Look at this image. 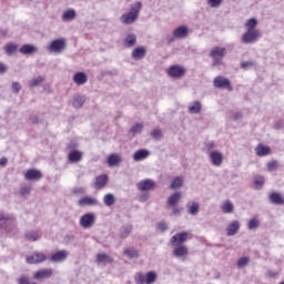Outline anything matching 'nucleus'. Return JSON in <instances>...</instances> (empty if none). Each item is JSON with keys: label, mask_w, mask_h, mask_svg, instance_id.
I'll list each match as a JSON object with an SVG mask.
<instances>
[{"label": "nucleus", "mask_w": 284, "mask_h": 284, "mask_svg": "<svg viewBox=\"0 0 284 284\" xmlns=\"http://www.w3.org/2000/svg\"><path fill=\"white\" fill-rule=\"evenodd\" d=\"M142 4L141 2H135L134 4L131 6V9L129 12L123 13L120 17L121 23L124 26H132L139 19V13L141 12Z\"/></svg>", "instance_id": "f257e3e1"}, {"label": "nucleus", "mask_w": 284, "mask_h": 284, "mask_svg": "<svg viewBox=\"0 0 284 284\" xmlns=\"http://www.w3.org/2000/svg\"><path fill=\"white\" fill-rule=\"evenodd\" d=\"M261 39V30H246L242 36V43H256Z\"/></svg>", "instance_id": "f03ea898"}, {"label": "nucleus", "mask_w": 284, "mask_h": 284, "mask_svg": "<svg viewBox=\"0 0 284 284\" xmlns=\"http://www.w3.org/2000/svg\"><path fill=\"white\" fill-rule=\"evenodd\" d=\"M48 256L43 252L36 251L31 255H27V263L29 265H39V263H45Z\"/></svg>", "instance_id": "7ed1b4c3"}, {"label": "nucleus", "mask_w": 284, "mask_h": 284, "mask_svg": "<svg viewBox=\"0 0 284 284\" xmlns=\"http://www.w3.org/2000/svg\"><path fill=\"white\" fill-rule=\"evenodd\" d=\"M94 223H97V214L94 213H85L80 217V226L84 230H90Z\"/></svg>", "instance_id": "20e7f679"}, {"label": "nucleus", "mask_w": 284, "mask_h": 284, "mask_svg": "<svg viewBox=\"0 0 284 284\" xmlns=\"http://www.w3.org/2000/svg\"><path fill=\"white\" fill-rule=\"evenodd\" d=\"M48 50L49 52H53L54 54H61V52L65 50V39L61 38L53 40L50 43Z\"/></svg>", "instance_id": "39448f33"}, {"label": "nucleus", "mask_w": 284, "mask_h": 284, "mask_svg": "<svg viewBox=\"0 0 284 284\" xmlns=\"http://www.w3.org/2000/svg\"><path fill=\"white\" fill-rule=\"evenodd\" d=\"M79 207H97L100 205L99 199L87 195L78 201Z\"/></svg>", "instance_id": "423d86ee"}, {"label": "nucleus", "mask_w": 284, "mask_h": 284, "mask_svg": "<svg viewBox=\"0 0 284 284\" xmlns=\"http://www.w3.org/2000/svg\"><path fill=\"white\" fill-rule=\"evenodd\" d=\"M54 274V270L52 268H41L33 273V278L36 281H48V278H52Z\"/></svg>", "instance_id": "0eeeda50"}, {"label": "nucleus", "mask_w": 284, "mask_h": 284, "mask_svg": "<svg viewBox=\"0 0 284 284\" xmlns=\"http://www.w3.org/2000/svg\"><path fill=\"white\" fill-rule=\"evenodd\" d=\"M168 74L171 79H181L185 77V69L182 65L174 64L168 69Z\"/></svg>", "instance_id": "6e6552de"}, {"label": "nucleus", "mask_w": 284, "mask_h": 284, "mask_svg": "<svg viewBox=\"0 0 284 284\" xmlns=\"http://www.w3.org/2000/svg\"><path fill=\"white\" fill-rule=\"evenodd\" d=\"M190 239V233L180 232L171 237V245H183V243H187Z\"/></svg>", "instance_id": "1a4fd4ad"}, {"label": "nucleus", "mask_w": 284, "mask_h": 284, "mask_svg": "<svg viewBox=\"0 0 284 284\" xmlns=\"http://www.w3.org/2000/svg\"><path fill=\"white\" fill-rule=\"evenodd\" d=\"M155 187H156V183L150 179L142 180L136 184V189L140 192H150V190H154Z\"/></svg>", "instance_id": "9d476101"}, {"label": "nucleus", "mask_w": 284, "mask_h": 284, "mask_svg": "<svg viewBox=\"0 0 284 284\" xmlns=\"http://www.w3.org/2000/svg\"><path fill=\"white\" fill-rule=\"evenodd\" d=\"M213 85L214 88L226 89L232 91V84L230 83V80L227 78L216 77L213 80Z\"/></svg>", "instance_id": "9b49d317"}, {"label": "nucleus", "mask_w": 284, "mask_h": 284, "mask_svg": "<svg viewBox=\"0 0 284 284\" xmlns=\"http://www.w3.org/2000/svg\"><path fill=\"white\" fill-rule=\"evenodd\" d=\"M209 159L215 168H221L223 165V153L221 151H214L209 154Z\"/></svg>", "instance_id": "f8f14e48"}, {"label": "nucleus", "mask_w": 284, "mask_h": 284, "mask_svg": "<svg viewBox=\"0 0 284 284\" xmlns=\"http://www.w3.org/2000/svg\"><path fill=\"white\" fill-rule=\"evenodd\" d=\"M174 39H187L190 37V28L187 26H180L173 30Z\"/></svg>", "instance_id": "ddd939ff"}, {"label": "nucleus", "mask_w": 284, "mask_h": 284, "mask_svg": "<svg viewBox=\"0 0 284 284\" xmlns=\"http://www.w3.org/2000/svg\"><path fill=\"white\" fill-rule=\"evenodd\" d=\"M173 256L175 258H185L190 254V250L185 245H173Z\"/></svg>", "instance_id": "4468645a"}, {"label": "nucleus", "mask_w": 284, "mask_h": 284, "mask_svg": "<svg viewBox=\"0 0 284 284\" xmlns=\"http://www.w3.org/2000/svg\"><path fill=\"white\" fill-rule=\"evenodd\" d=\"M67 258H68V251L62 250L51 254V256L49 257V261L51 263H63V261H65Z\"/></svg>", "instance_id": "2eb2a0df"}, {"label": "nucleus", "mask_w": 284, "mask_h": 284, "mask_svg": "<svg viewBox=\"0 0 284 284\" xmlns=\"http://www.w3.org/2000/svg\"><path fill=\"white\" fill-rule=\"evenodd\" d=\"M24 179L27 181H41V179H43V174L39 170L31 169L26 172Z\"/></svg>", "instance_id": "dca6fc26"}, {"label": "nucleus", "mask_w": 284, "mask_h": 284, "mask_svg": "<svg viewBox=\"0 0 284 284\" xmlns=\"http://www.w3.org/2000/svg\"><path fill=\"white\" fill-rule=\"evenodd\" d=\"M239 230H241V222L237 220L231 222L226 226V236H236V234H239Z\"/></svg>", "instance_id": "f3484780"}, {"label": "nucleus", "mask_w": 284, "mask_h": 284, "mask_svg": "<svg viewBox=\"0 0 284 284\" xmlns=\"http://www.w3.org/2000/svg\"><path fill=\"white\" fill-rule=\"evenodd\" d=\"M85 95L75 94L73 95L71 103L75 110H81V108H83V105L85 104Z\"/></svg>", "instance_id": "a211bd4d"}, {"label": "nucleus", "mask_w": 284, "mask_h": 284, "mask_svg": "<svg viewBox=\"0 0 284 284\" xmlns=\"http://www.w3.org/2000/svg\"><path fill=\"white\" fill-rule=\"evenodd\" d=\"M145 54H148L145 47H138L132 51L131 57L134 61H141V59H145Z\"/></svg>", "instance_id": "6ab92c4d"}, {"label": "nucleus", "mask_w": 284, "mask_h": 284, "mask_svg": "<svg viewBox=\"0 0 284 284\" xmlns=\"http://www.w3.org/2000/svg\"><path fill=\"white\" fill-rule=\"evenodd\" d=\"M187 110L189 114H201V111L203 110V103H201L199 100H195L187 106Z\"/></svg>", "instance_id": "aec40b11"}, {"label": "nucleus", "mask_w": 284, "mask_h": 284, "mask_svg": "<svg viewBox=\"0 0 284 284\" xmlns=\"http://www.w3.org/2000/svg\"><path fill=\"white\" fill-rule=\"evenodd\" d=\"M20 54H36V52H39V48H37V45L34 44H23L20 49H19Z\"/></svg>", "instance_id": "412c9836"}, {"label": "nucleus", "mask_w": 284, "mask_h": 284, "mask_svg": "<svg viewBox=\"0 0 284 284\" xmlns=\"http://www.w3.org/2000/svg\"><path fill=\"white\" fill-rule=\"evenodd\" d=\"M133 226L132 224H124L119 229V239H128L132 234Z\"/></svg>", "instance_id": "4be33fe9"}, {"label": "nucleus", "mask_w": 284, "mask_h": 284, "mask_svg": "<svg viewBox=\"0 0 284 284\" xmlns=\"http://www.w3.org/2000/svg\"><path fill=\"white\" fill-rule=\"evenodd\" d=\"M181 199H183L181 192H175L168 197V205L171 207H176V205L181 203Z\"/></svg>", "instance_id": "5701e85b"}, {"label": "nucleus", "mask_w": 284, "mask_h": 284, "mask_svg": "<svg viewBox=\"0 0 284 284\" xmlns=\"http://www.w3.org/2000/svg\"><path fill=\"white\" fill-rule=\"evenodd\" d=\"M187 214L196 216L201 212V205L196 202H187L186 204Z\"/></svg>", "instance_id": "b1692460"}, {"label": "nucleus", "mask_w": 284, "mask_h": 284, "mask_svg": "<svg viewBox=\"0 0 284 284\" xmlns=\"http://www.w3.org/2000/svg\"><path fill=\"white\" fill-rule=\"evenodd\" d=\"M114 260L112 255L108 253H99L97 254V263H101L102 265H110Z\"/></svg>", "instance_id": "393cba45"}, {"label": "nucleus", "mask_w": 284, "mask_h": 284, "mask_svg": "<svg viewBox=\"0 0 284 284\" xmlns=\"http://www.w3.org/2000/svg\"><path fill=\"white\" fill-rule=\"evenodd\" d=\"M73 81L77 85H85L88 83V74L85 72H77L73 75Z\"/></svg>", "instance_id": "a878e982"}, {"label": "nucleus", "mask_w": 284, "mask_h": 284, "mask_svg": "<svg viewBox=\"0 0 284 284\" xmlns=\"http://www.w3.org/2000/svg\"><path fill=\"white\" fill-rule=\"evenodd\" d=\"M4 52L8 57H14V54L19 52V44L12 42L7 43L4 47Z\"/></svg>", "instance_id": "bb28decb"}, {"label": "nucleus", "mask_w": 284, "mask_h": 284, "mask_svg": "<svg viewBox=\"0 0 284 284\" xmlns=\"http://www.w3.org/2000/svg\"><path fill=\"white\" fill-rule=\"evenodd\" d=\"M268 200L273 205H284V199L281 196V193L273 192L270 194Z\"/></svg>", "instance_id": "cd10ccee"}, {"label": "nucleus", "mask_w": 284, "mask_h": 284, "mask_svg": "<svg viewBox=\"0 0 284 284\" xmlns=\"http://www.w3.org/2000/svg\"><path fill=\"white\" fill-rule=\"evenodd\" d=\"M68 159L70 163H79V161L83 160V153H81V151L73 150L69 153Z\"/></svg>", "instance_id": "c85d7f7f"}, {"label": "nucleus", "mask_w": 284, "mask_h": 284, "mask_svg": "<svg viewBox=\"0 0 284 284\" xmlns=\"http://www.w3.org/2000/svg\"><path fill=\"white\" fill-rule=\"evenodd\" d=\"M150 156V151L145 149H140L133 154V160L135 161H145Z\"/></svg>", "instance_id": "c756f323"}, {"label": "nucleus", "mask_w": 284, "mask_h": 284, "mask_svg": "<svg viewBox=\"0 0 284 284\" xmlns=\"http://www.w3.org/2000/svg\"><path fill=\"white\" fill-rule=\"evenodd\" d=\"M271 152H272V149H270V146H265L263 144H258L255 148L256 156H267V154H270Z\"/></svg>", "instance_id": "7c9ffc66"}, {"label": "nucleus", "mask_w": 284, "mask_h": 284, "mask_svg": "<svg viewBox=\"0 0 284 284\" xmlns=\"http://www.w3.org/2000/svg\"><path fill=\"white\" fill-rule=\"evenodd\" d=\"M104 185H108V175H106V174L99 175V176L95 179L94 187H95L97 190H102V187H103Z\"/></svg>", "instance_id": "2f4dec72"}, {"label": "nucleus", "mask_w": 284, "mask_h": 284, "mask_svg": "<svg viewBox=\"0 0 284 284\" xmlns=\"http://www.w3.org/2000/svg\"><path fill=\"white\" fill-rule=\"evenodd\" d=\"M221 211L223 212V214H232V212H234V204L232 203V201H224L221 205Z\"/></svg>", "instance_id": "473e14b6"}, {"label": "nucleus", "mask_w": 284, "mask_h": 284, "mask_svg": "<svg viewBox=\"0 0 284 284\" xmlns=\"http://www.w3.org/2000/svg\"><path fill=\"white\" fill-rule=\"evenodd\" d=\"M77 19V11L74 9H68L62 14V21H74Z\"/></svg>", "instance_id": "72a5a7b5"}, {"label": "nucleus", "mask_w": 284, "mask_h": 284, "mask_svg": "<svg viewBox=\"0 0 284 284\" xmlns=\"http://www.w3.org/2000/svg\"><path fill=\"white\" fill-rule=\"evenodd\" d=\"M225 52H226L225 48L215 47L211 50L210 57H215V58H222L223 59L225 57Z\"/></svg>", "instance_id": "f704fd0d"}, {"label": "nucleus", "mask_w": 284, "mask_h": 284, "mask_svg": "<svg viewBox=\"0 0 284 284\" xmlns=\"http://www.w3.org/2000/svg\"><path fill=\"white\" fill-rule=\"evenodd\" d=\"M183 176H176L173 179V181L171 182V190H181V187H183Z\"/></svg>", "instance_id": "c9c22d12"}, {"label": "nucleus", "mask_w": 284, "mask_h": 284, "mask_svg": "<svg viewBox=\"0 0 284 284\" xmlns=\"http://www.w3.org/2000/svg\"><path fill=\"white\" fill-rule=\"evenodd\" d=\"M124 45L125 48H134V45H136V36L134 33L126 36Z\"/></svg>", "instance_id": "e433bc0d"}, {"label": "nucleus", "mask_w": 284, "mask_h": 284, "mask_svg": "<svg viewBox=\"0 0 284 284\" xmlns=\"http://www.w3.org/2000/svg\"><path fill=\"white\" fill-rule=\"evenodd\" d=\"M103 203L106 205V207H112L114 203H116V197L112 193H108L103 197Z\"/></svg>", "instance_id": "4c0bfd02"}, {"label": "nucleus", "mask_w": 284, "mask_h": 284, "mask_svg": "<svg viewBox=\"0 0 284 284\" xmlns=\"http://www.w3.org/2000/svg\"><path fill=\"white\" fill-rule=\"evenodd\" d=\"M139 250L131 247V248H125L124 250V256H126L128 258L132 260V258H139Z\"/></svg>", "instance_id": "58836bf2"}, {"label": "nucleus", "mask_w": 284, "mask_h": 284, "mask_svg": "<svg viewBox=\"0 0 284 284\" xmlns=\"http://www.w3.org/2000/svg\"><path fill=\"white\" fill-rule=\"evenodd\" d=\"M119 163H121V156H119L118 154H111L108 158V164L110 166H114V165H119Z\"/></svg>", "instance_id": "ea45409f"}, {"label": "nucleus", "mask_w": 284, "mask_h": 284, "mask_svg": "<svg viewBox=\"0 0 284 284\" xmlns=\"http://www.w3.org/2000/svg\"><path fill=\"white\" fill-rule=\"evenodd\" d=\"M256 26H258V20H256V18H251L245 23L246 30H260L256 29Z\"/></svg>", "instance_id": "a19ab883"}, {"label": "nucleus", "mask_w": 284, "mask_h": 284, "mask_svg": "<svg viewBox=\"0 0 284 284\" xmlns=\"http://www.w3.org/2000/svg\"><path fill=\"white\" fill-rule=\"evenodd\" d=\"M26 239L34 243V241H39V233L37 231H27Z\"/></svg>", "instance_id": "79ce46f5"}, {"label": "nucleus", "mask_w": 284, "mask_h": 284, "mask_svg": "<svg viewBox=\"0 0 284 284\" xmlns=\"http://www.w3.org/2000/svg\"><path fill=\"white\" fill-rule=\"evenodd\" d=\"M143 128H144L143 123H135V124L131 128L130 132H131V134H132L133 136H136V134H141V132H143Z\"/></svg>", "instance_id": "37998d69"}, {"label": "nucleus", "mask_w": 284, "mask_h": 284, "mask_svg": "<svg viewBox=\"0 0 284 284\" xmlns=\"http://www.w3.org/2000/svg\"><path fill=\"white\" fill-rule=\"evenodd\" d=\"M261 222L256 217H253L247 223V230H258Z\"/></svg>", "instance_id": "c03bdc74"}, {"label": "nucleus", "mask_w": 284, "mask_h": 284, "mask_svg": "<svg viewBox=\"0 0 284 284\" xmlns=\"http://www.w3.org/2000/svg\"><path fill=\"white\" fill-rule=\"evenodd\" d=\"M134 281L136 284H148L146 274L136 273Z\"/></svg>", "instance_id": "a18cd8bd"}, {"label": "nucleus", "mask_w": 284, "mask_h": 284, "mask_svg": "<svg viewBox=\"0 0 284 284\" xmlns=\"http://www.w3.org/2000/svg\"><path fill=\"white\" fill-rule=\"evenodd\" d=\"M156 273L151 271L146 273V284H154L156 283Z\"/></svg>", "instance_id": "49530a36"}, {"label": "nucleus", "mask_w": 284, "mask_h": 284, "mask_svg": "<svg viewBox=\"0 0 284 284\" xmlns=\"http://www.w3.org/2000/svg\"><path fill=\"white\" fill-rule=\"evenodd\" d=\"M250 264V257L244 256L237 260V267L241 270Z\"/></svg>", "instance_id": "de8ad7c7"}, {"label": "nucleus", "mask_w": 284, "mask_h": 284, "mask_svg": "<svg viewBox=\"0 0 284 284\" xmlns=\"http://www.w3.org/2000/svg\"><path fill=\"white\" fill-rule=\"evenodd\" d=\"M151 136L155 139V141H161L163 138V131L161 129H153L151 132Z\"/></svg>", "instance_id": "09e8293b"}, {"label": "nucleus", "mask_w": 284, "mask_h": 284, "mask_svg": "<svg viewBox=\"0 0 284 284\" xmlns=\"http://www.w3.org/2000/svg\"><path fill=\"white\" fill-rule=\"evenodd\" d=\"M30 192H32V186L24 185L20 189V196L22 197L30 196Z\"/></svg>", "instance_id": "8fccbe9b"}, {"label": "nucleus", "mask_w": 284, "mask_h": 284, "mask_svg": "<svg viewBox=\"0 0 284 284\" xmlns=\"http://www.w3.org/2000/svg\"><path fill=\"white\" fill-rule=\"evenodd\" d=\"M266 168L268 172H276L278 170V162H276V160H273L266 164Z\"/></svg>", "instance_id": "3c124183"}, {"label": "nucleus", "mask_w": 284, "mask_h": 284, "mask_svg": "<svg viewBox=\"0 0 284 284\" xmlns=\"http://www.w3.org/2000/svg\"><path fill=\"white\" fill-rule=\"evenodd\" d=\"M41 83H43V77L39 75L30 81V88H37V85H41Z\"/></svg>", "instance_id": "603ef678"}, {"label": "nucleus", "mask_w": 284, "mask_h": 284, "mask_svg": "<svg viewBox=\"0 0 284 284\" xmlns=\"http://www.w3.org/2000/svg\"><path fill=\"white\" fill-rule=\"evenodd\" d=\"M254 185H255L256 190H261L263 187V185H265V178L260 176V178L255 179Z\"/></svg>", "instance_id": "864d4df0"}, {"label": "nucleus", "mask_w": 284, "mask_h": 284, "mask_svg": "<svg viewBox=\"0 0 284 284\" xmlns=\"http://www.w3.org/2000/svg\"><path fill=\"white\" fill-rule=\"evenodd\" d=\"M8 227V217L6 215L0 214V230H6Z\"/></svg>", "instance_id": "5fc2aeb1"}, {"label": "nucleus", "mask_w": 284, "mask_h": 284, "mask_svg": "<svg viewBox=\"0 0 284 284\" xmlns=\"http://www.w3.org/2000/svg\"><path fill=\"white\" fill-rule=\"evenodd\" d=\"M223 3V0H207L210 8H219Z\"/></svg>", "instance_id": "6e6d98bb"}, {"label": "nucleus", "mask_w": 284, "mask_h": 284, "mask_svg": "<svg viewBox=\"0 0 284 284\" xmlns=\"http://www.w3.org/2000/svg\"><path fill=\"white\" fill-rule=\"evenodd\" d=\"M18 284H37V282H32L27 276H22L19 278Z\"/></svg>", "instance_id": "4d7b16f0"}, {"label": "nucleus", "mask_w": 284, "mask_h": 284, "mask_svg": "<svg viewBox=\"0 0 284 284\" xmlns=\"http://www.w3.org/2000/svg\"><path fill=\"white\" fill-rule=\"evenodd\" d=\"M11 88H12L14 94H19V92H21V83H19V82H13L11 84Z\"/></svg>", "instance_id": "13d9d810"}, {"label": "nucleus", "mask_w": 284, "mask_h": 284, "mask_svg": "<svg viewBox=\"0 0 284 284\" xmlns=\"http://www.w3.org/2000/svg\"><path fill=\"white\" fill-rule=\"evenodd\" d=\"M253 65H254V62H252V61H245V62L241 63V68L243 70H248V68H252Z\"/></svg>", "instance_id": "bf43d9fd"}, {"label": "nucleus", "mask_w": 284, "mask_h": 284, "mask_svg": "<svg viewBox=\"0 0 284 284\" xmlns=\"http://www.w3.org/2000/svg\"><path fill=\"white\" fill-rule=\"evenodd\" d=\"M72 192H73L74 194H85V192H88V191L85 190V187L80 186V187L73 189Z\"/></svg>", "instance_id": "052dcab7"}, {"label": "nucleus", "mask_w": 284, "mask_h": 284, "mask_svg": "<svg viewBox=\"0 0 284 284\" xmlns=\"http://www.w3.org/2000/svg\"><path fill=\"white\" fill-rule=\"evenodd\" d=\"M214 148H215L214 141L209 142V143L206 144V152H207V154H210L211 152H214V151H213Z\"/></svg>", "instance_id": "680f3d73"}, {"label": "nucleus", "mask_w": 284, "mask_h": 284, "mask_svg": "<svg viewBox=\"0 0 284 284\" xmlns=\"http://www.w3.org/2000/svg\"><path fill=\"white\" fill-rule=\"evenodd\" d=\"M158 229L160 230V232H166V230H168V223H165V222H160V223L158 224Z\"/></svg>", "instance_id": "e2e57ef3"}, {"label": "nucleus", "mask_w": 284, "mask_h": 284, "mask_svg": "<svg viewBox=\"0 0 284 284\" xmlns=\"http://www.w3.org/2000/svg\"><path fill=\"white\" fill-rule=\"evenodd\" d=\"M148 199H150V194H148V193H142V194L139 196L140 203H145V201H148Z\"/></svg>", "instance_id": "0e129e2a"}, {"label": "nucleus", "mask_w": 284, "mask_h": 284, "mask_svg": "<svg viewBox=\"0 0 284 284\" xmlns=\"http://www.w3.org/2000/svg\"><path fill=\"white\" fill-rule=\"evenodd\" d=\"M213 59V65L216 67V65H221V63H223V58H215V57H212Z\"/></svg>", "instance_id": "69168bd1"}, {"label": "nucleus", "mask_w": 284, "mask_h": 284, "mask_svg": "<svg viewBox=\"0 0 284 284\" xmlns=\"http://www.w3.org/2000/svg\"><path fill=\"white\" fill-rule=\"evenodd\" d=\"M172 214L173 216H179L181 214V207L179 206H172Z\"/></svg>", "instance_id": "338daca9"}, {"label": "nucleus", "mask_w": 284, "mask_h": 284, "mask_svg": "<svg viewBox=\"0 0 284 284\" xmlns=\"http://www.w3.org/2000/svg\"><path fill=\"white\" fill-rule=\"evenodd\" d=\"M30 122L37 125V123H41V120H39V116L33 115L30 118Z\"/></svg>", "instance_id": "774afa93"}]
</instances>
